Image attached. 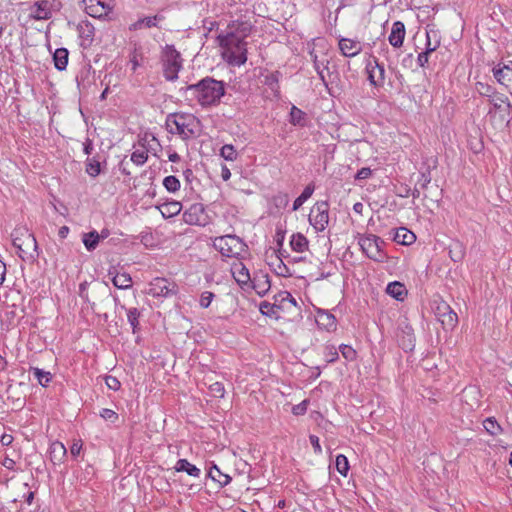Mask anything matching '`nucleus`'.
Segmentation results:
<instances>
[{
	"mask_svg": "<svg viewBox=\"0 0 512 512\" xmlns=\"http://www.w3.org/2000/svg\"><path fill=\"white\" fill-rule=\"evenodd\" d=\"M186 92L203 108L216 106L225 95V83L212 77H205L195 84L188 85Z\"/></svg>",
	"mask_w": 512,
	"mask_h": 512,
	"instance_id": "1",
	"label": "nucleus"
},
{
	"mask_svg": "<svg viewBox=\"0 0 512 512\" xmlns=\"http://www.w3.org/2000/svg\"><path fill=\"white\" fill-rule=\"evenodd\" d=\"M166 128L169 133L179 135L183 140L195 137L200 128V121L190 113H172L166 118Z\"/></svg>",
	"mask_w": 512,
	"mask_h": 512,
	"instance_id": "2",
	"label": "nucleus"
},
{
	"mask_svg": "<svg viewBox=\"0 0 512 512\" xmlns=\"http://www.w3.org/2000/svg\"><path fill=\"white\" fill-rule=\"evenodd\" d=\"M223 59L231 65L241 66L247 61V43L233 35H218Z\"/></svg>",
	"mask_w": 512,
	"mask_h": 512,
	"instance_id": "3",
	"label": "nucleus"
},
{
	"mask_svg": "<svg viewBox=\"0 0 512 512\" xmlns=\"http://www.w3.org/2000/svg\"><path fill=\"white\" fill-rule=\"evenodd\" d=\"M163 74L166 80L174 81L182 68L180 53L172 45H166L162 52Z\"/></svg>",
	"mask_w": 512,
	"mask_h": 512,
	"instance_id": "4",
	"label": "nucleus"
},
{
	"mask_svg": "<svg viewBox=\"0 0 512 512\" xmlns=\"http://www.w3.org/2000/svg\"><path fill=\"white\" fill-rule=\"evenodd\" d=\"M214 247L224 257H238L245 252L246 244L235 235H224L214 240Z\"/></svg>",
	"mask_w": 512,
	"mask_h": 512,
	"instance_id": "5",
	"label": "nucleus"
},
{
	"mask_svg": "<svg viewBox=\"0 0 512 512\" xmlns=\"http://www.w3.org/2000/svg\"><path fill=\"white\" fill-rule=\"evenodd\" d=\"M309 223L316 232H323L329 224V205L326 201L317 202L310 211Z\"/></svg>",
	"mask_w": 512,
	"mask_h": 512,
	"instance_id": "6",
	"label": "nucleus"
},
{
	"mask_svg": "<svg viewBox=\"0 0 512 512\" xmlns=\"http://www.w3.org/2000/svg\"><path fill=\"white\" fill-rule=\"evenodd\" d=\"M381 244H383V241L375 235H367L359 239L361 250L367 257L378 262H382L385 258V254L381 250Z\"/></svg>",
	"mask_w": 512,
	"mask_h": 512,
	"instance_id": "7",
	"label": "nucleus"
},
{
	"mask_svg": "<svg viewBox=\"0 0 512 512\" xmlns=\"http://www.w3.org/2000/svg\"><path fill=\"white\" fill-rule=\"evenodd\" d=\"M314 47L309 50L311 60L315 70L329 69L330 60L327 55V44L323 39L314 40Z\"/></svg>",
	"mask_w": 512,
	"mask_h": 512,
	"instance_id": "8",
	"label": "nucleus"
},
{
	"mask_svg": "<svg viewBox=\"0 0 512 512\" xmlns=\"http://www.w3.org/2000/svg\"><path fill=\"white\" fill-rule=\"evenodd\" d=\"M434 313L445 330H452L458 323L457 314L444 301L437 303Z\"/></svg>",
	"mask_w": 512,
	"mask_h": 512,
	"instance_id": "9",
	"label": "nucleus"
},
{
	"mask_svg": "<svg viewBox=\"0 0 512 512\" xmlns=\"http://www.w3.org/2000/svg\"><path fill=\"white\" fill-rule=\"evenodd\" d=\"M13 245L18 249L20 253V257H30L34 258L32 252H37V241L35 237L28 233L27 231L23 235V238L21 237H14L13 238ZM38 253H36V256Z\"/></svg>",
	"mask_w": 512,
	"mask_h": 512,
	"instance_id": "10",
	"label": "nucleus"
},
{
	"mask_svg": "<svg viewBox=\"0 0 512 512\" xmlns=\"http://www.w3.org/2000/svg\"><path fill=\"white\" fill-rule=\"evenodd\" d=\"M176 293V285L165 278H155L149 284L148 294L152 297H168Z\"/></svg>",
	"mask_w": 512,
	"mask_h": 512,
	"instance_id": "11",
	"label": "nucleus"
},
{
	"mask_svg": "<svg viewBox=\"0 0 512 512\" xmlns=\"http://www.w3.org/2000/svg\"><path fill=\"white\" fill-rule=\"evenodd\" d=\"M112 0H82L84 10L94 18L106 16L111 10Z\"/></svg>",
	"mask_w": 512,
	"mask_h": 512,
	"instance_id": "12",
	"label": "nucleus"
},
{
	"mask_svg": "<svg viewBox=\"0 0 512 512\" xmlns=\"http://www.w3.org/2000/svg\"><path fill=\"white\" fill-rule=\"evenodd\" d=\"M366 71L371 85L378 87L384 84L386 72L385 67L382 63H379L377 58L373 57L368 61Z\"/></svg>",
	"mask_w": 512,
	"mask_h": 512,
	"instance_id": "13",
	"label": "nucleus"
},
{
	"mask_svg": "<svg viewBox=\"0 0 512 512\" xmlns=\"http://www.w3.org/2000/svg\"><path fill=\"white\" fill-rule=\"evenodd\" d=\"M490 105L495 110V112L500 113L503 120L507 122L512 118V104L509 101L508 97L504 94L497 92L490 100Z\"/></svg>",
	"mask_w": 512,
	"mask_h": 512,
	"instance_id": "14",
	"label": "nucleus"
},
{
	"mask_svg": "<svg viewBox=\"0 0 512 512\" xmlns=\"http://www.w3.org/2000/svg\"><path fill=\"white\" fill-rule=\"evenodd\" d=\"M493 76L499 84L505 86L512 94V61L495 66Z\"/></svg>",
	"mask_w": 512,
	"mask_h": 512,
	"instance_id": "15",
	"label": "nucleus"
},
{
	"mask_svg": "<svg viewBox=\"0 0 512 512\" xmlns=\"http://www.w3.org/2000/svg\"><path fill=\"white\" fill-rule=\"evenodd\" d=\"M231 273L235 281L243 290L250 289L251 276L248 268L242 262H235L231 266Z\"/></svg>",
	"mask_w": 512,
	"mask_h": 512,
	"instance_id": "16",
	"label": "nucleus"
},
{
	"mask_svg": "<svg viewBox=\"0 0 512 512\" xmlns=\"http://www.w3.org/2000/svg\"><path fill=\"white\" fill-rule=\"evenodd\" d=\"M252 29V25L249 21H232L226 29V33L224 35H233L237 38L244 40L250 34Z\"/></svg>",
	"mask_w": 512,
	"mask_h": 512,
	"instance_id": "17",
	"label": "nucleus"
},
{
	"mask_svg": "<svg viewBox=\"0 0 512 512\" xmlns=\"http://www.w3.org/2000/svg\"><path fill=\"white\" fill-rule=\"evenodd\" d=\"M339 49L341 54L345 57H355L362 51V44L350 38H341L339 40Z\"/></svg>",
	"mask_w": 512,
	"mask_h": 512,
	"instance_id": "18",
	"label": "nucleus"
},
{
	"mask_svg": "<svg viewBox=\"0 0 512 512\" xmlns=\"http://www.w3.org/2000/svg\"><path fill=\"white\" fill-rule=\"evenodd\" d=\"M204 208L201 204H193L183 214V219L187 224L200 225L203 222Z\"/></svg>",
	"mask_w": 512,
	"mask_h": 512,
	"instance_id": "19",
	"label": "nucleus"
},
{
	"mask_svg": "<svg viewBox=\"0 0 512 512\" xmlns=\"http://www.w3.org/2000/svg\"><path fill=\"white\" fill-rule=\"evenodd\" d=\"M405 38V26L401 21H396L392 25L391 33L388 37L389 43L394 48H399L403 45Z\"/></svg>",
	"mask_w": 512,
	"mask_h": 512,
	"instance_id": "20",
	"label": "nucleus"
},
{
	"mask_svg": "<svg viewBox=\"0 0 512 512\" xmlns=\"http://www.w3.org/2000/svg\"><path fill=\"white\" fill-rule=\"evenodd\" d=\"M271 284L267 274L255 275L251 280L250 288L254 289L259 296H264L270 290Z\"/></svg>",
	"mask_w": 512,
	"mask_h": 512,
	"instance_id": "21",
	"label": "nucleus"
},
{
	"mask_svg": "<svg viewBox=\"0 0 512 512\" xmlns=\"http://www.w3.org/2000/svg\"><path fill=\"white\" fill-rule=\"evenodd\" d=\"M31 15L36 20H47L51 17L50 3L48 0H39L31 8Z\"/></svg>",
	"mask_w": 512,
	"mask_h": 512,
	"instance_id": "22",
	"label": "nucleus"
},
{
	"mask_svg": "<svg viewBox=\"0 0 512 512\" xmlns=\"http://www.w3.org/2000/svg\"><path fill=\"white\" fill-rule=\"evenodd\" d=\"M67 455V449L63 443L54 441L49 447V458L54 465L63 463Z\"/></svg>",
	"mask_w": 512,
	"mask_h": 512,
	"instance_id": "23",
	"label": "nucleus"
},
{
	"mask_svg": "<svg viewBox=\"0 0 512 512\" xmlns=\"http://www.w3.org/2000/svg\"><path fill=\"white\" fill-rule=\"evenodd\" d=\"M316 322L320 328L327 331H333L337 327L335 316L328 311H318Z\"/></svg>",
	"mask_w": 512,
	"mask_h": 512,
	"instance_id": "24",
	"label": "nucleus"
},
{
	"mask_svg": "<svg viewBox=\"0 0 512 512\" xmlns=\"http://www.w3.org/2000/svg\"><path fill=\"white\" fill-rule=\"evenodd\" d=\"M174 469L176 472H186L189 476L196 478L201 475V470L194 464H191L187 459H179L176 462Z\"/></svg>",
	"mask_w": 512,
	"mask_h": 512,
	"instance_id": "25",
	"label": "nucleus"
},
{
	"mask_svg": "<svg viewBox=\"0 0 512 512\" xmlns=\"http://www.w3.org/2000/svg\"><path fill=\"white\" fill-rule=\"evenodd\" d=\"M109 275H112V283L118 289H128L132 286V278L128 273H114L109 271Z\"/></svg>",
	"mask_w": 512,
	"mask_h": 512,
	"instance_id": "26",
	"label": "nucleus"
},
{
	"mask_svg": "<svg viewBox=\"0 0 512 512\" xmlns=\"http://www.w3.org/2000/svg\"><path fill=\"white\" fill-rule=\"evenodd\" d=\"M386 292L391 297L395 298L398 301L404 300L407 295V289L404 284L394 281L387 285Z\"/></svg>",
	"mask_w": 512,
	"mask_h": 512,
	"instance_id": "27",
	"label": "nucleus"
},
{
	"mask_svg": "<svg viewBox=\"0 0 512 512\" xmlns=\"http://www.w3.org/2000/svg\"><path fill=\"white\" fill-rule=\"evenodd\" d=\"M415 336L413 333V329L410 326H405V328L402 330V336L399 338L400 346L405 351H411L413 350L415 344Z\"/></svg>",
	"mask_w": 512,
	"mask_h": 512,
	"instance_id": "28",
	"label": "nucleus"
},
{
	"mask_svg": "<svg viewBox=\"0 0 512 512\" xmlns=\"http://www.w3.org/2000/svg\"><path fill=\"white\" fill-rule=\"evenodd\" d=\"M208 477L219 483L221 487L227 486L231 482V477L220 471L217 465H212L208 471Z\"/></svg>",
	"mask_w": 512,
	"mask_h": 512,
	"instance_id": "29",
	"label": "nucleus"
},
{
	"mask_svg": "<svg viewBox=\"0 0 512 512\" xmlns=\"http://www.w3.org/2000/svg\"><path fill=\"white\" fill-rule=\"evenodd\" d=\"M449 257L453 262H460L465 256V246L462 242L456 240L449 245Z\"/></svg>",
	"mask_w": 512,
	"mask_h": 512,
	"instance_id": "30",
	"label": "nucleus"
},
{
	"mask_svg": "<svg viewBox=\"0 0 512 512\" xmlns=\"http://www.w3.org/2000/svg\"><path fill=\"white\" fill-rule=\"evenodd\" d=\"M68 50L66 48H58L54 52L53 60L55 64V68L59 71H63L66 69L68 64Z\"/></svg>",
	"mask_w": 512,
	"mask_h": 512,
	"instance_id": "31",
	"label": "nucleus"
},
{
	"mask_svg": "<svg viewBox=\"0 0 512 512\" xmlns=\"http://www.w3.org/2000/svg\"><path fill=\"white\" fill-rule=\"evenodd\" d=\"M290 246L293 251L302 253L308 249V240L301 233L293 234L290 240Z\"/></svg>",
	"mask_w": 512,
	"mask_h": 512,
	"instance_id": "32",
	"label": "nucleus"
},
{
	"mask_svg": "<svg viewBox=\"0 0 512 512\" xmlns=\"http://www.w3.org/2000/svg\"><path fill=\"white\" fill-rule=\"evenodd\" d=\"M415 238V235L411 231L401 227L397 229L394 236V241L402 245H410L415 241Z\"/></svg>",
	"mask_w": 512,
	"mask_h": 512,
	"instance_id": "33",
	"label": "nucleus"
},
{
	"mask_svg": "<svg viewBox=\"0 0 512 512\" xmlns=\"http://www.w3.org/2000/svg\"><path fill=\"white\" fill-rule=\"evenodd\" d=\"M82 242L88 251H93L100 242V234L95 230L89 233H84L82 236Z\"/></svg>",
	"mask_w": 512,
	"mask_h": 512,
	"instance_id": "34",
	"label": "nucleus"
},
{
	"mask_svg": "<svg viewBox=\"0 0 512 512\" xmlns=\"http://www.w3.org/2000/svg\"><path fill=\"white\" fill-rule=\"evenodd\" d=\"M314 185H307L302 193L294 200L293 211H297L313 194Z\"/></svg>",
	"mask_w": 512,
	"mask_h": 512,
	"instance_id": "35",
	"label": "nucleus"
},
{
	"mask_svg": "<svg viewBox=\"0 0 512 512\" xmlns=\"http://www.w3.org/2000/svg\"><path fill=\"white\" fill-rule=\"evenodd\" d=\"M440 45V40L435 39L433 47H425V50L418 54L417 62L420 67H425L429 61V55L434 52Z\"/></svg>",
	"mask_w": 512,
	"mask_h": 512,
	"instance_id": "36",
	"label": "nucleus"
},
{
	"mask_svg": "<svg viewBox=\"0 0 512 512\" xmlns=\"http://www.w3.org/2000/svg\"><path fill=\"white\" fill-rule=\"evenodd\" d=\"M475 90L481 96L487 97L488 101L497 93L496 89L492 85L480 81L476 82Z\"/></svg>",
	"mask_w": 512,
	"mask_h": 512,
	"instance_id": "37",
	"label": "nucleus"
},
{
	"mask_svg": "<svg viewBox=\"0 0 512 512\" xmlns=\"http://www.w3.org/2000/svg\"><path fill=\"white\" fill-rule=\"evenodd\" d=\"M127 311V320L131 325L132 332L136 333L139 330V317L140 311L137 308H129Z\"/></svg>",
	"mask_w": 512,
	"mask_h": 512,
	"instance_id": "38",
	"label": "nucleus"
},
{
	"mask_svg": "<svg viewBox=\"0 0 512 512\" xmlns=\"http://www.w3.org/2000/svg\"><path fill=\"white\" fill-rule=\"evenodd\" d=\"M86 173L91 177H97L101 173V165L98 160H96L94 157L87 158L86 160Z\"/></svg>",
	"mask_w": 512,
	"mask_h": 512,
	"instance_id": "39",
	"label": "nucleus"
},
{
	"mask_svg": "<svg viewBox=\"0 0 512 512\" xmlns=\"http://www.w3.org/2000/svg\"><path fill=\"white\" fill-rule=\"evenodd\" d=\"M485 430L492 436H496L502 432V427L498 424L494 417H489L483 422Z\"/></svg>",
	"mask_w": 512,
	"mask_h": 512,
	"instance_id": "40",
	"label": "nucleus"
},
{
	"mask_svg": "<svg viewBox=\"0 0 512 512\" xmlns=\"http://www.w3.org/2000/svg\"><path fill=\"white\" fill-rule=\"evenodd\" d=\"M31 371L41 386L46 387L48 385V383L51 381L50 372L44 371V370H42L40 368H36V367L31 368Z\"/></svg>",
	"mask_w": 512,
	"mask_h": 512,
	"instance_id": "41",
	"label": "nucleus"
},
{
	"mask_svg": "<svg viewBox=\"0 0 512 512\" xmlns=\"http://www.w3.org/2000/svg\"><path fill=\"white\" fill-rule=\"evenodd\" d=\"M304 118L305 113L296 106H292L290 111V122L293 125H303Z\"/></svg>",
	"mask_w": 512,
	"mask_h": 512,
	"instance_id": "42",
	"label": "nucleus"
},
{
	"mask_svg": "<svg viewBox=\"0 0 512 512\" xmlns=\"http://www.w3.org/2000/svg\"><path fill=\"white\" fill-rule=\"evenodd\" d=\"M336 469L337 471L343 475L346 476L349 470V462L345 455L339 454L336 457Z\"/></svg>",
	"mask_w": 512,
	"mask_h": 512,
	"instance_id": "43",
	"label": "nucleus"
},
{
	"mask_svg": "<svg viewBox=\"0 0 512 512\" xmlns=\"http://www.w3.org/2000/svg\"><path fill=\"white\" fill-rule=\"evenodd\" d=\"M280 307H281L280 305L272 304L267 301H264L260 304L259 309L263 315L273 316V315L277 314V311H278V309H280Z\"/></svg>",
	"mask_w": 512,
	"mask_h": 512,
	"instance_id": "44",
	"label": "nucleus"
},
{
	"mask_svg": "<svg viewBox=\"0 0 512 512\" xmlns=\"http://www.w3.org/2000/svg\"><path fill=\"white\" fill-rule=\"evenodd\" d=\"M181 204L179 202H170L163 206V210L161 211L163 216H173L177 215L181 211Z\"/></svg>",
	"mask_w": 512,
	"mask_h": 512,
	"instance_id": "45",
	"label": "nucleus"
},
{
	"mask_svg": "<svg viewBox=\"0 0 512 512\" xmlns=\"http://www.w3.org/2000/svg\"><path fill=\"white\" fill-rule=\"evenodd\" d=\"M220 155L227 161H234L237 158V151L233 145L226 144L221 148Z\"/></svg>",
	"mask_w": 512,
	"mask_h": 512,
	"instance_id": "46",
	"label": "nucleus"
},
{
	"mask_svg": "<svg viewBox=\"0 0 512 512\" xmlns=\"http://www.w3.org/2000/svg\"><path fill=\"white\" fill-rule=\"evenodd\" d=\"M163 185L169 192H176L180 188V182L175 176H167L163 180Z\"/></svg>",
	"mask_w": 512,
	"mask_h": 512,
	"instance_id": "47",
	"label": "nucleus"
},
{
	"mask_svg": "<svg viewBox=\"0 0 512 512\" xmlns=\"http://www.w3.org/2000/svg\"><path fill=\"white\" fill-rule=\"evenodd\" d=\"M147 159L148 154L145 150H136L131 154V161L138 166L143 165Z\"/></svg>",
	"mask_w": 512,
	"mask_h": 512,
	"instance_id": "48",
	"label": "nucleus"
},
{
	"mask_svg": "<svg viewBox=\"0 0 512 512\" xmlns=\"http://www.w3.org/2000/svg\"><path fill=\"white\" fill-rule=\"evenodd\" d=\"M339 350L342 354V356L348 360V361H354L356 359V351L354 348H352L351 346L349 345H346V344H341L340 347H339Z\"/></svg>",
	"mask_w": 512,
	"mask_h": 512,
	"instance_id": "49",
	"label": "nucleus"
},
{
	"mask_svg": "<svg viewBox=\"0 0 512 512\" xmlns=\"http://www.w3.org/2000/svg\"><path fill=\"white\" fill-rule=\"evenodd\" d=\"M276 301L280 303V306H284L285 302H289L291 305L296 306V299L287 291H282L276 296Z\"/></svg>",
	"mask_w": 512,
	"mask_h": 512,
	"instance_id": "50",
	"label": "nucleus"
},
{
	"mask_svg": "<svg viewBox=\"0 0 512 512\" xmlns=\"http://www.w3.org/2000/svg\"><path fill=\"white\" fill-rule=\"evenodd\" d=\"M209 390L214 397L222 398L225 394L224 385L221 382H215L209 386Z\"/></svg>",
	"mask_w": 512,
	"mask_h": 512,
	"instance_id": "51",
	"label": "nucleus"
},
{
	"mask_svg": "<svg viewBox=\"0 0 512 512\" xmlns=\"http://www.w3.org/2000/svg\"><path fill=\"white\" fill-rule=\"evenodd\" d=\"M214 293L210 292V291H204L202 292L201 296H200V300H199V305L200 307L202 308H208L212 302V300L214 299Z\"/></svg>",
	"mask_w": 512,
	"mask_h": 512,
	"instance_id": "52",
	"label": "nucleus"
},
{
	"mask_svg": "<svg viewBox=\"0 0 512 512\" xmlns=\"http://www.w3.org/2000/svg\"><path fill=\"white\" fill-rule=\"evenodd\" d=\"M100 416L106 420V421H110L112 423L116 422L118 420V414L112 410V409H108V408H104L101 410L100 412Z\"/></svg>",
	"mask_w": 512,
	"mask_h": 512,
	"instance_id": "53",
	"label": "nucleus"
},
{
	"mask_svg": "<svg viewBox=\"0 0 512 512\" xmlns=\"http://www.w3.org/2000/svg\"><path fill=\"white\" fill-rule=\"evenodd\" d=\"M105 383L107 387L113 391H117L121 387L120 381L114 376H106Z\"/></svg>",
	"mask_w": 512,
	"mask_h": 512,
	"instance_id": "54",
	"label": "nucleus"
},
{
	"mask_svg": "<svg viewBox=\"0 0 512 512\" xmlns=\"http://www.w3.org/2000/svg\"><path fill=\"white\" fill-rule=\"evenodd\" d=\"M308 400H303L301 403L294 405L292 413L296 416L304 415L307 411Z\"/></svg>",
	"mask_w": 512,
	"mask_h": 512,
	"instance_id": "55",
	"label": "nucleus"
},
{
	"mask_svg": "<svg viewBox=\"0 0 512 512\" xmlns=\"http://www.w3.org/2000/svg\"><path fill=\"white\" fill-rule=\"evenodd\" d=\"M140 59H141V54L135 49L131 53V57H130V64H131L132 71H136L137 68L141 65Z\"/></svg>",
	"mask_w": 512,
	"mask_h": 512,
	"instance_id": "56",
	"label": "nucleus"
},
{
	"mask_svg": "<svg viewBox=\"0 0 512 512\" xmlns=\"http://www.w3.org/2000/svg\"><path fill=\"white\" fill-rule=\"evenodd\" d=\"M372 175V170L369 167H363L360 170H358L355 178L357 180H364L368 179Z\"/></svg>",
	"mask_w": 512,
	"mask_h": 512,
	"instance_id": "57",
	"label": "nucleus"
},
{
	"mask_svg": "<svg viewBox=\"0 0 512 512\" xmlns=\"http://www.w3.org/2000/svg\"><path fill=\"white\" fill-rule=\"evenodd\" d=\"M309 441L314 449V452L317 453V454H321L322 453V449H321V445H320V440H319V437L316 436V435H310L309 436Z\"/></svg>",
	"mask_w": 512,
	"mask_h": 512,
	"instance_id": "58",
	"label": "nucleus"
},
{
	"mask_svg": "<svg viewBox=\"0 0 512 512\" xmlns=\"http://www.w3.org/2000/svg\"><path fill=\"white\" fill-rule=\"evenodd\" d=\"M82 450L81 440H75L70 447V453L73 457H77Z\"/></svg>",
	"mask_w": 512,
	"mask_h": 512,
	"instance_id": "59",
	"label": "nucleus"
},
{
	"mask_svg": "<svg viewBox=\"0 0 512 512\" xmlns=\"http://www.w3.org/2000/svg\"><path fill=\"white\" fill-rule=\"evenodd\" d=\"M327 350H328V353L326 355L327 362L331 363V362L336 361L338 359V352H337L336 348L332 346V347H328Z\"/></svg>",
	"mask_w": 512,
	"mask_h": 512,
	"instance_id": "60",
	"label": "nucleus"
},
{
	"mask_svg": "<svg viewBox=\"0 0 512 512\" xmlns=\"http://www.w3.org/2000/svg\"><path fill=\"white\" fill-rule=\"evenodd\" d=\"M94 149L93 141L89 138L83 143V151L86 155H90Z\"/></svg>",
	"mask_w": 512,
	"mask_h": 512,
	"instance_id": "61",
	"label": "nucleus"
},
{
	"mask_svg": "<svg viewBox=\"0 0 512 512\" xmlns=\"http://www.w3.org/2000/svg\"><path fill=\"white\" fill-rule=\"evenodd\" d=\"M325 71H327V72L329 73V69H325V68H323V69H319V70H316V72H317V74H318V76H319V78H320L321 82L323 83V85H324L325 87H327V86H328V82H327V80H326Z\"/></svg>",
	"mask_w": 512,
	"mask_h": 512,
	"instance_id": "62",
	"label": "nucleus"
},
{
	"mask_svg": "<svg viewBox=\"0 0 512 512\" xmlns=\"http://www.w3.org/2000/svg\"><path fill=\"white\" fill-rule=\"evenodd\" d=\"M434 37L436 38L437 37V33L436 31L434 30H430V31H427L426 32V38H427V41H426V46L425 47H433L434 43L432 44L431 42V37Z\"/></svg>",
	"mask_w": 512,
	"mask_h": 512,
	"instance_id": "63",
	"label": "nucleus"
},
{
	"mask_svg": "<svg viewBox=\"0 0 512 512\" xmlns=\"http://www.w3.org/2000/svg\"><path fill=\"white\" fill-rule=\"evenodd\" d=\"M221 177L224 181H227L230 179L231 177V172L229 170V168L227 166H222V169H221Z\"/></svg>",
	"mask_w": 512,
	"mask_h": 512,
	"instance_id": "64",
	"label": "nucleus"
}]
</instances>
